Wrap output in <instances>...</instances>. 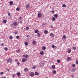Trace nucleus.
I'll list each match as a JSON object with an SVG mask.
<instances>
[{"label": "nucleus", "mask_w": 78, "mask_h": 78, "mask_svg": "<svg viewBox=\"0 0 78 78\" xmlns=\"http://www.w3.org/2000/svg\"><path fill=\"white\" fill-rule=\"evenodd\" d=\"M48 33V31H47V30H45L44 31V34H47Z\"/></svg>", "instance_id": "obj_11"}, {"label": "nucleus", "mask_w": 78, "mask_h": 78, "mask_svg": "<svg viewBox=\"0 0 78 78\" xmlns=\"http://www.w3.org/2000/svg\"><path fill=\"white\" fill-rule=\"evenodd\" d=\"M26 8H30V5L29 4H27L25 6Z\"/></svg>", "instance_id": "obj_7"}, {"label": "nucleus", "mask_w": 78, "mask_h": 78, "mask_svg": "<svg viewBox=\"0 0 78 78\" xmlns=\"http://www.w3.org/2000/svg\"><path fill=\"white\" fill-rule=\"evenodd\" d=\"M62 39H66V35H63L62 37Z\"/></svg>", "instance_id": "obj_23"}, {"label": "nucleus", "mask_w": 78, "mask_h": 78, "mask_svg": "<svg viewBox=\"0 0 78 78\" xmlns=\"http://www.w3.org/2000/svg\"><path fill=\"white\" fill-rule=\"evenodd\" d=\"M33 43L34 44H36V41H33Z\"/></svg>", "instance_id": "obj_44"}, {"label": "nucleus", "mask_w": 78, "mask_h": 78, "mask_svg": "<svg viewBox=\"0 0 78 78\" xmlns=\"http://www.w3.org/2000/svg\"><path fill=\"white\" fill-rule=\"evenodd\" d=\"M72 66L73 67H75L76 65L75 64H73L72 65Z\"/></svg>", "instance_id": "obj_35"}, {"label": "nucleus", "mask_w": 78, "mask_h": 78, "mask_svg": "<svg viewBox=\"0 0 78 78\" xmlns=\"http://www.w3.org/2000/svg\"><path fill=\"white\" fill-rule=\"evenodd\" d=\"M54 17H55V18H57L58 17V15L57 14H55L54 15Z\"/></svg>", "instance_id": "obj_9"}, {"label": "nucleus", "mask_w": 78, "mask_h": 78, "mask_svg": "<svg viewBox=\"0 0 78 78\" xmlns=\"http://www.w3.org/2000/svg\"><path fill=\"white\" fill-rule=\"evenodd\" d=\"M12 76L13 77H14L15 76V74H13L12 75Z\"/></svg>", "instance_id": "obj_42"}, {"label": "nucleus", "mask_w": 78, "mask_h": 78, "mask_svg": "<svg viewBox=\"0 0 78 78\" xmlns=\"http://www.w3.org/2000/svg\"><path fill=\"white\" fill-rule=\"evenodd\" d=\"M17 76H20V73L18 72L16 73Z\"/></svg>", "instance_id": "obj_16"}, {"label": "nucleus", "mask_w": 78, "mask_h": 78, "mask_svg": "<svg viewBox=\"0 0 78 78\" xmlns=\"http://www.w3.org/2000/svg\"><path fill=\"white\" fill-rule=\"evenodd\" d=\"M8 15L9 16H11V13H10L8 12Z\"/></svg>", "instance_id": "obj_41"}, {"label": "nucleus", "mask_w": 78, "mask_h": 78, "mask_svg": "<svg viewBox=\"0 0 78 78\" xmlns=\"http://www.w3.org/2000/svg\"><path fill=\"white\" fill-rule=\"evenodd\" d=\"M22 62H25L27 61V60H26V58H23L22 60Z\"/></svg>", "instance_id": "obj_6"}, {"label": "nucleus", "mask_w": 78, "mask_h": 78, "mask_svg": "<svg viewBox=\"0 0 78 78\" xmlns=\"http://www.w3.org/2000/svg\"><path fill=\"white\" fill-rule=\"evenodd\" d=\"M37 17L38 18H40L42 17V15L41 13H38Z\"/></svg>", "instance_id": "obj_5"}, {"label": "nucleus", "mask_w": 78, "mask_h": 78, "mask_svg": "<svg viewBox=\"0 0 78 78\" xmlns=\"http://www.w3.org/2000/svg\"><path fill=\"white\" fill-rule=\"evenodd\" d=\"M52 73L53 74H56V71L55 70H54L52 72Z\"/></svg>", "instance_id": "obj_12"}, {"label": "nucleus", "mask_w": 78, "mask_h": 78, "mask_svg": "<svg viewBox=\"0 0 78 78\" xmlns=\"http://www.w3.org/2000/svg\"><path fill=\"white\" fill-rule=\"evenodd\" d=\"M19 19H22V17H19Z\"/></svg>", "instance_id": "obj_49"}, {"label": "nucleus", "mask_w": 78, "mask_h": 78, "mask_svg": "<svg viewBox=\"0 0 78 78\" xmlns=\"http://www.w3.org/2000/svg\"><path fill=\"white\" fill-rule=\"evenodd\" d=\"M67 61H70V60H71V58L69 57H67Z\"/></svg>", "instance_id": "obj_8"}, {"label": "nucleus", "mask_w": 78, "mask_h": 78, "mask_svg": "<svg viewBox=\"0 0 78 78\" xmlns=\"http://www.w3.org/2000/svg\"><path fill=\"white\" fill-rule=\"evenodd\" d=\"M9 39H12V38H13V37H12V36H10L9 37Z\"/></svg>", "instance_id": "obj_27"}, {"label": "nucleus", "mask_w": 78, "mask_h": 78, "mask_svg": "<svg viewBox=\"0 0 78 78\" xmlns=\"http://www.w3.org/2000/svg\"><path fill=\"white\" fill-rule=\"evenodd\" d=\"M73 50H75L76 49V47H74L73 48Z\"/></svg>", "instance_id": "obj_40"}, {"label": "nucleus", "mask_w": 78, "mask_h": 78, "mask_svg": "<svg viewBox=\"0 0 78 78\" xmlns=\"http://www.w3.org/2000/svg\"><path fill=\"white\" fill-rule=\"evenodd\" d=\"M17 52H18V53L20 52V50H19V49H18V50H17Z\"/></svg>", "instance_id": "obj_48"}, {"label": "nucleus", "mask_w": 78, "mask_h": 78, "mask_svg": "<svg viewBox=\"0 0 78 78\" xmlns=\"http://www.w3.org/2000/svg\"><path fill=\"white\" fill-rule=\"evenodd\" d=\"M17 65H19L20 64V62H18L17 63Z\"/></svg>", "instance_id": "obj_47"}, {"label": "nucleus", "mask_w": 78, "mask_h": 78, "mask_svg": "<svg viewBox=\"0 0 78 78\" xmlns=\"http://www.w3.org/2000/svg\"><path fill=\"white\" fill-rule=\"evenodd\" d=\"M15 60L16 61H18V60H17V59H16Z\"/></svg>", "instance_id": "obj_54"}, {"label": "nucleus", "mask_w": 78, "mask_h": 78, "mask_svg": "<svg viewBox=\"0 0 78 78\" xmlns=\"http://www.w3.org/2000/svg\"><path fill=\"white\" fill-rule=\"evenodd\" d=\"M51 28H52L53 27V26H51Z\"/></svg>", "instance_id": "obj_55"}, {"label": "nucleus", "mask_w": 78, "mask_h": 78, "mask_svg": "<svg viewBox=\"0 0 78 78\" xmlns=\"http://www.w3.org/2000/svg\"><path fill=\"white\" fill-rule=\"evenodd\" d=\"M40 55H43L44 54V51H41L40 52Z\"/></svg>", "instance_id": "obj_14"}, {"label": "nucleus", "mask_w": 78, "mask_h": 78, "mask_svg": "<svg viewBox=\"0 0 78 78\" xmlns=\"http://www.w3.org/2000/svg\"><path fill=\"white\" fill-rule=\"evenodd\" d=\"M52 68V69H55V65H52L51 67Z\"/></svg>", "instance_id": "obj_26"}, {"label": "nucleus", "mask_w": 78, "mask_h": 78, "mask_svg": "<svg viewBox=\"0 0 78 78\" xmlns=\"http://www.w3.org/2000/svg\"><path fill=\"white\" fill-rule=\"evenodd\" d=\"M30 76L32 77L34 76V73L31 72L30 74Z\"/></svg>", "instance_id": "obj_3"}, {"label": "nucleus", "mask_w": 78, "mask_h": 78, "mask_svg": "<svg viewBox=\"0 0 78 78\" xmlns=\"http://www.w3.org/2000/svg\"><path fill=\"white\" fill-rule=\"evenodd\" d=\"M39 74V73L37 72H35V75H38Z\"/></svg>", "instance_id": "obj_22"}, {"label": "nucleus", "mask_w": 78, "mask_h": 78, "mask_svg": "<svg viewBox=\"0 0 78 78\" xmlns=\"http://www.w3.org/2000/svg\"><path fill=\"white\" fill-rule=\"evenodd\" d=\"M26 37H30V35H27Z\"/></svg>", "instance_id": "obj_46"}, {"label": "nucleus", "mask_w": 78, "mask_h": 78, "mask_svg": "<svg viewBox=\"0 0 78 78\" xmlns=\"http://www.w3.org/2000/svg\"><path fill=\"white\" fill-rule=\"evenodd\" d=\"M45 78H47V77H46Z\"/></svg>", "instance_id": "obj_57"}, {"label": "nucleus", "mask_w": 78, "mask_h": 78, "mask_svg": "<svg viewBox=\"0 0 78 78\" xmlns=\"http://www.w3.org/2000/svg\"><path fill=\"white\" fill-rule=\"evenodd\" d=\"M56 20V18L55 17H53L52 18V21H55Z\"/></svg>", "instance_id": "obj_18"}, {"label": "nucleus", "mask_w": 78, "mask_h": 78, "mask_svg": "<svg viewBox=\"0 0 78 78\" xmlns=\"http://www.w3.org/2000/svg\"><path fill=\"white\" fill-rule=\"evenodd\" d=\"M74 76V75H72V78H73Z\"/></svg>", "instance_id": "obj_53"}, {"label": "nucleus", "mask_w": 78, "mask_h": 78, "mask_svg": "<svg viewBox=\"0 0 78 78\" xmlns=\"http://www.w3.org/2000/svg\"><path fill=\"white\" fill-rule=\"evenodd\" d=\"M51 47L52 48H54L55 47V45H53L51 46Z\"/></svg>", "instance_id": "obj_38"}, {"label": "nucleus", "mask_w": 78, "mask_h": 78, "mask_svg": "<svg viewBox=\"0 0 78 78\" xmlns=\"http://www.w3.org/2000/svg\"><path fill=\"white\" fill-rule=\"evenodd\" d=\"M51 12L52 14H54V13H55V11H54V10H52L51 11Z\"/></svg>", "instance_id": "obj_30"}, {"label": "nucleus", "mask_w": 78, "mask_h": 78, "mask_svg": "<svg viewBox=\"0 0 78 78\" xmlns=\"http://www.w3.org/2000/svg\"><path fill=\"white\" fill-rule=\"evenodd\" d=\"M1 75H3V72H1L0 73Z\"/></svg>", "instance_id": "obj_45"}, {"label": "nucleus", "mask_w": 78, "mask_h": 78, "mask_svg": "<svg viewBox=\"0 0 78 78\" xmlns=\"http://www.w3.org/2000/svg\"><path fill=\"white\" fill-rule=\"evenodd\" d=\"M39 32V30H35V33H37Z\"/></svg>", "instance_id": "obj_20"}, {"label": "nucleus", "mask_w": 78, "mask_h": 78, "mask_svg": "<svg viewBox=\"0 0 78 78\" xmlns=\"http://www.w3.org/2000/svg\"><path fill=\"white\" fill-rule=\"evenodd\" d=\"M76 70V69H75L73 68L71 70L72 72H75Z\"/></svg>", "instance_id": "obj_15"}, {"label": "nucleus", "mask_w": 78, "mask_h": 78, "mask_svg": "<svg viewBox=\"0 0 78 78\" xmlns=\"http://www.w3.org/2000/svg\"><path fill=\"white\" fill-rule=\"evenodd\" d=\"M9 4L10 5H12L13 4V2L12 1H10L9 2Z\"/></svg>", "instance_id": "obj_21"}, {"label": "nucleus", "mask_w": 78, "mask_h": 78, "mask_svg": "<svg viewBox=\"0 0 78 78\" xmlns=\"http://www.w3.org/2000/svg\"><path fill=\"white\" fill-rule=\"evenodd\" d=\"M72 51V50L71 49H69L68 51V53H70Z\"/></svg>", "instance_id": "obj_29"}, {"label": "nucleus", "mask_w": 78, "mask_h": 78, "mask_svg": "<svg viewBox=\"0 0 78 78\" xmlns=\"http://www.w3.org/2000/svg\"><path fill=\"white\" fill-rule=\"evenodd\" d=\"M66 4H63L62 5V7H63V8H65V7H66Z\"/></svg>", "instance_id": "obj_32"}, {"label": "nucleus", "mask_w": 78, "mask_h": 78, "mask_svg": "<svg viewBox=\"0 0 78 78\" xmlns=\"http://www.w3.org/2000/svg\"><path fill=\"white\" fill-rule=\"evenodd\" d=\"M20 23L22 24V21H20Z\"/></svg>", "instance_id": "obj_52"}, {"label": "nucleus", "mask_w": 78, "mask_h": 78, "mask_svg": "<svg viewBox=\"0 0 78 78\" xmlns=\"http://www.w3.org/2000/svg\"><path fill=\"white\" fill-rule=\"evenodd\" d=\"M4 45V43H2L1 45H2V46H3V45Z\"/></svg>", "instance_id": "obj_50"}, {"label": "nucleus", "mask_w": 78, "mask_h": 78, "mask_svg": "<svg viewBox=\"0 0 78 78\" xmlns=\"http://www.w3.org/2000/svg\"><path fill=\"white\" fill-rule=\"evenodd\" d=\"M42 27H44V25H42Z\"/></svg>", "instance_id": "obj_56"}, {"label": "nucleus", "mask_w": 78, "mask_h": 78, "mask_svg": "<svg viewBox=\"0 0 78 78\" xmlns=\"http://www.w3.org/2000/svg\"><path fill=\"white\" fill-rule=\"evenodd\" d=\"M32 69H36V66H33L32 67Z\"/></svg>", "instance_id": "obj_36"}, {"label": "nucleus", "mask_w": 78, "mask_h": 78, "mask_svg": "<svg viewBox=\"0 0 78 78\" xmlns=\"http://www.w3.org/2000/svg\"><path fill=\"white\" fill-rule=\"evenodd\" d=\"M3 22L4 23H5L7 22V20H3Z\"/></svg>", "instance_id": "obj_19"}, {"label": "nucleus", "mask_w": 78, "mask_h": 78, "mask_svg": "<svg viewBox=\"0 0 78 78\" xmlns=\"http://www.w3.org/2000/svg\"><path fill=\"white\" fill-rule=\"evenodd\" d=\"M18 33V32H17V31H15V34H17Z\"/></svg>", "instance_id": "obj_39"}, {"label": "nucleus", "mask_w": 78, "mask_h": 78, "mask_svg": "<svg viewBox=\"0 0 78 78\" xmlns=\"http://www.w3.org/2000/svg\"><path fill=\"white\" fill-rule=\"evenodd\" d=\"M24 44L26 46H27V45H28V42H25L24 43Z\"/></svg>", "instance_id": "obj_13"}, {"label": "nucleus", "mask_w": 78, "mask_h": 78, "mask_svg": "<svg viewBox=\"0 0 78 78\" xmlns=\"http://www.w3.org/2000/svg\"><path fill=\"white\" fill-rule=\"evenodd\" d=\"M28 70V69L27 68H26L24 69V71L25 72H27Z\"/></svg>", "instance_id": "obj_17"}, {"label": "nucleus", "mask_w": 78, "mask_h": 78, "mask_svg": "<svg viewBox=\"0 0 78 78\" xmlns=\"http://www.w3.org/2000/svg\"><path fill=\"white\" fill-rule=\"evenodd\" d=\"M16 38L18 39H19V38H20V36L18 35L16 36Z\"/></svg>", "instance_id": "obj_33"}, {"label": "nucleus", "mask_w": 78, "mask_h": 78, "mask_svg": "<svg viewBox=\"0 0 78 78\" xmlns=\"http://www.w3.org/2000/svg\"><path fill=\"white\" fill-rule=\"evenodd\" d=\"M42 49L43 50H45L46 49V47H45V46H43L42 48Z\"/></svg>", "instance_id": "obj_10"}, {"label": "nucleus", "mask_w": 78, "mask_h": 78, "mask_svg": "<svg viewBox=\"0 0 78 78\" xmlns=\"http://www.w3.org/2000/svg\"><path fill=\"white\" fill-rule=\"evenodd\" d=\"M4 50H5V51H7L8 50V48L6 47H5L4 48Z\"/></svg>", "instance_id": "obj_31"}, {"label": "nucleus", "mask_w": 78, "mask_h": 78, "mask_svg": "<svg viewBox=\"0 0 78 78\" xmlns=\"http://www.w3.org/2000/svg\"><path fill=\"white\" fill-rule=\"evenodd\" d=\"M17 23H18L14 22L12 23V25L13 26H14V27H17V26L18 25V24Z\"/></svg>", "instance_id": "obj_1"}, {"label": "nucleus", "mask_w": 78, "mask_h": 78, "mask_svg": "<svg viewBox=\"0 0 78 78\" xmlns=\"http://www.w3.org/2000/svg\"><path fill=\"white\" fill-rule=\"evenodd\" d=\"M6 70H7V71L8 72L9 71V69H7Z\"/></svg>", "instance_id": "obj_51"}, {"label": "nucleus", "mask_w": 78, "mask_h": 78, "mask_svg": "<svg viewBox=\"0 0 78 78\" xmlns=\"http://www.w3.org/2000/svg\"><path fill=\"white\" fill-rule=\"evenodd\" d=\"M37 36H38V37H39V36H40V33H38L37 34Z\"/></svg>", "instance_id": "obj_34"}, {"label": "nucleus", "mask_w": 78, "mask_h": 78, "mask_svg": "<svg viewBox=\"0 0 78 78\" xmlns=\"http://www.w3.org/2000/svg\"><path fill=\"white\" fill-rule=\"evenodd\" d=\"M54 34H53V33H51L50 34V36H51V37H53Z\"/></svg>", "instance_id": "obj_25"}, {"label": "nucleus", "mask_w": 78, "mask_h": 78, "mask_svg": "<svg viewBox=\"0 0 78 78\" xmlns=\"http://www.w3.org/2000/svg\"><path fill=\"white\" fill-rule=\"evenodd\" d=\"M12 60L11 58H9L8 59V60H7V62L8 63H9V62H11Z\"/></svg>", "instance_id": "obj_2"}, {"label": "nucleus", "mask_w": 78, "mask_h": 78, "mask_svg": "<svg viewBox=\"0 0 78 78\" xmlns=\"http://www.w3.org/2000/svg\"><path fill=\"white\" fill-rule=\"evenodd\" d=\"M25 58H29V55H28L26 54L23 55Z\"/></svg>", "instance_id": "obj_4"}, {"label": "nucleus", "mask_w": 78, "mask_h": 78, "mask_svg": "<svg viewBox=\"0 0 78 78\" xmlns=\"http://www.w3.org/2000/svg\"><path fill=\"white\" fill-rule=\"evenodd\" d=\"M26 30H28L29 29V27H26Z\"/></svg>", "instance_id": "obj_37"}, {"label": "nucleus", "mask_w": 78, "mask_h": 78, "mask_svg": "<svg viewBox=\"0 0 78 78\" xmlns=\"http://www.w3.org/2000/svg\"><path fill=\"white\" fill-rule=\"evenodd\" d=\"M76 64H78V61L77 60L76 61Z\"/></svg>", "instance_id": "obj_43"}, {"label": "nucleus", "mask_w": 78, "mask_h": 78, "mask_svg": "<svg viewBox=\"0 0 78 78\" xmlns=\"http://www.w3.org/2000/svg\"><path fill=\"white\" fill-rule=\"evenodd\" d=\"M57 62L58 63H60L61 62V60L59 59H58L57 60Z\"/></svg>", "instance_id": "obj_24"}, {"label": "nucleus", "mask_w": 78, "mask_h": 78, "mask_svg": "<svg viewBox=\"0 0 78 78\" xmlns=\"http://www.w3.org/2000/svg\"><path fill=\"white\" fill-rule=\"evenodd\" d=\"M16 10L17 11H19V10H20V8H19V7H17L16 9Z\"/></svg>", "instance_id": "obj_28"}]
</instances>
